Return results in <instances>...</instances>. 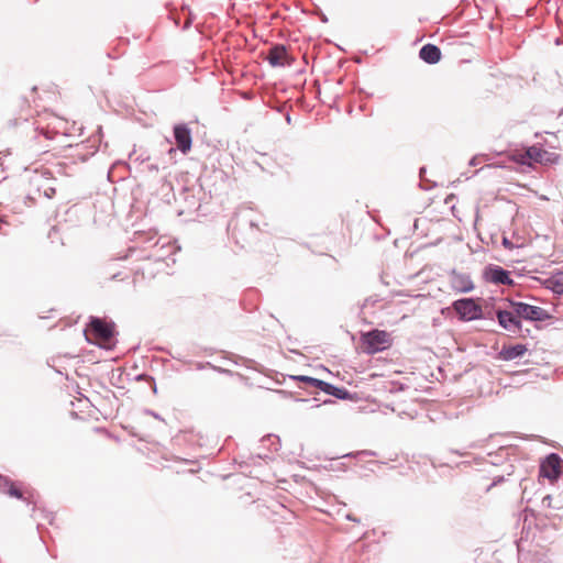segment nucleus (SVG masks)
Listing matches in <instances>:
<instances>
[{
  "label": "nucleus",
  "mask_w": 563,
  "mask_h": 563,
  "mask_svg": "<svg viewBox=\"0 0 563 563\" xmlns=\"http://www.w3.org/2000/svg\"><path fill=\"white\" fill-rule=\"evenodd\" d=\"M12 115L14 117V124L20 121H27L31 117V107L24 99L18 100L11 109Z\"/></svg>",
  "instance_id": "nucleus-15"
},
{
  "label": "nucleus",
  "mask_w": 563,
  "mask_h": 563,
  "mask_svg": "<svg viewBox=\"0 0 563 563\" xmlns=\"http://www.w3.org/2000/svg\"><path fill=\"white\" fill-rule=\"evenodd\" d=\"M494 166H495V168H496V167H503V166L499 164V162H497V161H495Z\"/></svg>",
  "instance_id": "nucleus-27"
},
{
  "label": "nucleus",
  "mask_w": 563,
  "mask_h": 563,
  "mask_svg": "<svg viewBox=\"0 0 563 563\" xmlns=\"http://www.w3.org/2000/svg\"><path fill=\"white\" fill-rule=\"evenodd\" d=\"M500 300H504V298H500ZM505 300L508 301L509 306H515L516 314L519 317L521 322L522 320L529 322H544L553 318L548 310L539 306L529 305L523 301H517L512 298H505Z\"/></svg>",
  "instance_id": "nucleus-3"
},
{
  "label": "nucleus",
  "mask_w": 563,
  "mask_h": 563,
  "mask_svg": "<svg viewBox=\"0 0 563 563\" xmlns=\"http://www.w3.org/2000/svg\"><path fill=\"white\" fill-rule=\"evenodd\" d=\"M495 318L497 319L498 324L506 331L520 333V336L522 338L530 334L529 329H526V333H522V322L516 314L515 306H509V309L495 307Z\"/></svg>",
  "instance_id": "nucleus-5"
},
{
  "label": "nucleus",
  "mask_w": 563,
  "mask_h": 563,
  "mask_svg": "<svg viewBox=\"0 0 563 563\" xmlns=\"http://www.w3.org/2000/svg\"><path fill=\"white\" fill-rule=\"evenodd\" d=\"M506 552L509 554L507 561H503L501 559H495V563H547L544 560V555L540 552H522L515 543L510 544Z\"/></svg>",
  "instance_id": "nucleus-7"
},
{
  "label": "nucleus",
  "mask_w": 563,
  "mask_h": 563,
  "mask_svg": "<svg viewBox=\"0 0 563 563\" xmlns=\"http://www.w3.org/2000/svg\"><path fill=\"white\" fill-rule=\"evenodd\" d=\"M360 344L364 353L373 355L389 349L393 344V338L389 332L375 329L362 333Z\"/></svg>",
  "instance_id": "nucleus-2"
},
{
  "label": "nucleus",
  "mask_w": 563,
  "mask_h": 563,
  "mask_svg": "<svg viewBox=\"0 0 563 563\" xmlns=\"http://www.w3.org/2000/svg\"><path fill=\"white\" fill-rule=\"evenodd\" d=\"M454 310L463 319H475L479 314V307L472 299H460L453 303Z\"/></svg>",
  "instance_id": "nucleus-9"
},
{
  "label": "nucleus",
  "mask_w": 563,
  "mask_h": 563,
  "mask_svg": "<svg viewBox=\"0 0 563 563\" xmlns=\"http://www.w3.org/2000/svg\"><path fill=\"white\" fill-rule=\"evenodd\" d=\"M558 118L563 122V108H562V109H561V111L559 112Z\"/></svg>",
  "instance_id": "nucleus-26"
},
{
  "label": "nucleus",
  "mask_w": 563,
  "mask_h": 563,
  "mask_svg": "<svg viewBox=\"0 0 563 563\" xmlns=\"http://www.w3.org/2000/svg\"><path fill=\"white\" fill-rule=\"evenodd\" d=\"M539 475L551 483L563 475V459L558 453L548 454L540 463Z\"/></svg>",
  "instance_id": "nucleus-6"
},
{
  "label": "nucleus",
  "mask_w": 563,
  "mask_h": 563,
  "mask_svg": "<svg viewBox=\"0 0 563 563\" xmlns=\"http://www.w3.org/2000/svg\"><path fill=\"white\" fill-rule=\"evenodd\" d=\"M504 285L514 286L515 282L511 278L509 271L499 265H495V295L497 294L496 287ZM497 299L498 298L495 296V302Z\"/></svg>",
  "instance_id": "nucleus-17"
},
{
  "label": "nucleus",
  "mask_w": 563,
  "mask_h": 563,
  "mask_svg": "<svg viewBox=\"0 0 563 563\" xmlns=\"http://www.w3.org/2000/svg\"><path fill=\"white\" fill-rule=\"evenodd\" d=\"M551 501H552V496L551 495H545L543 498H542V506L543 507H547V508H550L551 507Z\"/></svg>",
  "instance_id": "nucleus-25"
},
{
  "label": "nucleus",
  "mask_w": 563,
  "mask_h": 563,
  "mask_svg": "<svg viewBox=\"0 0 563 563\" xmlns=\"http://www.w3.org/2000/svg\"><path fill=\"white\" fill-rule=\"evenodd\" d=\"M268 63L276 66H285L290 64V58L288 52L284 45H275L273 46L267 54Z\"/></svg>",
  "instance_id": "nucleus-11"
},
{
  "label": "nucleus",
  "mask_w": 563,
  "mask_h": 563,
  "mask_svg": "<svg viewBox=\"0 0 563 563\" xmlns=\"http://www.w3.org/2000/svg\"><path fill=\"white\" fill-rule=\"evenodd\" d=\"M8 495L15 498H22L23 494L22 492L10 481L9 485H7V488L4 490Z\"/></svg>",
  "instance_id": "nucleus-21"
},
{
  "label": "nucleus",
  "mask_w": 563,
  "mask_h": 563,
  "mask_svg": "<svg viewBox=\"0 0 563 563\" xmlns=\"http://www.w3.org/2000/svg\"><path fill=\"white\" fill-rule=\"evenodd\" d=\"M525 514H526L525 523L528 521V514H530V516L533 517L534 525L537 527L544 525V520L539 515H537L534 510L527 508V509H525Z\"/></svg>",
  "instance_id": "nucleus-22"
},
{
  "label": "nucleus",
  "mask_w": 563,
  "mask_h": 563,
  "mask_svg": "<svg viewBox=\"0 0 563 563\" xmlns=\"http://www.w3.org/2000/svg\"><path fill=\"white\" fill-rule=\"evenodd\" d=\"M509 449L500 445L498 451H495V487L503 483H508L509 492L512 496L518 497L526 488H522V483L526 481L521 475L515 474V465L510 463L499 464V459L504 457V452L508 455Z\"/></svg>",
  "instance_id": "nucleus-1"
},
{
  "label": "nucleus",
  "mask_w": 563,
  "mask_h": 563,
  "mask_svg": "<svg viewBox=\"0 0 563 563\" xmlns=\"http://www.w3.org/2000/svg\"><path fill=\"white\" fill-rule=\"evenodd\" d=\"M559 159V154L542 150V161L540 163L541 165L556 164Z\"/></svg>",
  "instance_id": "nucleus-19"
},
{
  "label": "nucleus",
  "mask_w": 563,
  "mask_h": 563,
  "mask_svg": "<svg viewBox=\"0 0 563 563\" xmlns=\"http://www.w3.org/2000/svg\"><path fill=\"white\" fill-rule=\"evenodd\" d=\"M114 325L100 318H91L89 328L86 330V336L89 341L102 346H109L113 338Z\"/></svg>",
  "instance_id": "nucleus-4"
},
{
  "label": "nucleus",
  "mask_w": 563,
  "mask_h": 563,
  "mask_svg": "<svg viewBox=\"0 0 563 563\" xmlns=\"http://www.w3.org/2000/svg\"><path fill=\"white\" fill-rule=\"evenodd\" d=\"M515 161L520 165L533 166L542 161V148L538 144L525 146L514 156Z\"/></svg>",
  "instance_id": "nucleus-8"
},
{
  "label": "nucleus",
  "mask_w": 563,
  "mask_h": 563,
  "mask_svg": "<svg viewBox=\"0 0 563 563\" xmlns=\"http://www.w3.org/2000/svg\"><path fill=\"white\" fill-rule=\"evenodd\" d=\"M298 380L307 383L308 385L316 387L320 390H322L324 382L318 378L309 377V376H298Z\"/></svg>",
  "instance_id": "nucleus-20"
},
{
  "label": "nucleus",
  "mask_w": 563,
  "mask_h": 563,
  "mask_svg": "<svg viewBox=\"0 0 563 563\" xmlns=\"http://www.w3.org/2000/svg\"><path fill=\"white\" fill-rule=\"evenodd\" d=\"M528 351V345L517 343L512 345H504L503 349L495 355V357L503 361H511L521 357Z\"/></svg>",
  "instance_id": "nucleus-13"
},
{
  "label": "nucleus",
  "mask_w": 563,
  "mask_h": 563,
  "mask_svg": "<svg viewBox=\"0 0 563 563\" xmlns=\"http://www.w3.org/2000/svg\"><path fill=\"white\" fill-rule=\"evenodd\" d=\"M542 286L555 296L563 295V271L553 272L542 280Z\"/></svg>",
  "instance_id": "nucleus-14"
},
{
  "label": "nucleus",
  "mask_w": 563,
  "mask_h": 563,
  "mask_svg": "<svg viewBox=\"0 0 563 563\" xmlns=\"http://www.w3.org/2000/svg\"><path fill=\"white\" fill-rule=\"evenodd\" d=\"M9 482H10L9 478L0 475V489L4 492L7 488V485H9Z\"/></svg>",
  "instance_id": "nucleus-24"
},
{
  "label": "nucleus",
  "mask_w": 563,
  "mask_h": 563,
  "mask_svg": "<svg viewBox=\"0 0 563 563\" xmlns=\"http://www.w3.org/2000/svg\"><path fill=\"white\" fill-rule=\"evenodd\" d=\"M501 244L505 246V249H508V250H511L515 247L514 243L505 235L501 239Z\"/></svg>",
  "instance_id": "nucleus-23"
},
{
  "label": "nucleus",
  "mask_w": 563,
  "mask_h": 563,
  "mask_svg": "<svg viewBox=\"0 0 563 563\" xmlns=\"http://www.w3.org/2000/svg\"><path fill=\"white\" fill-rule=\"evenodd\" d=\"M450 285L456 292H467L474 288L470 276L456 271H453L450 275Z\"/></svg>",
  "instance_id": "nucleus-10"
},
{
  "label": "nucleus",
  "mask_w": 563,
  "mask_h": 563,
  "mask_svg": "<svg viewBox=\"0 0 563 563\" xmlns=\"http://www.w3.org/2000/svg\"><path fill=\"white\" fill-rule=\"evenodd\" d=\"M419 56L428 64H435L441 59V51L433 44H427L421 47Z\"/></svg>",
  "instance_id": "nucleus-16"
},
{
  "label": "nucleus",
  "mask_w": 563,
  "mask_h": 563,
  "mask_svg": "<svg viewBox=\"0 0 563 563\" xmlns=\"http://www.w3.org/2000/svg\"><path fill=\"white\" fill-rule=\"evenodd\" d=\"M322 391H324L328 395L334 396L339 399L350 398V394L345 388L335 387L327 382H324L323 384Z\"/></svg>",
  "instance_id": "nucleus-18"
},
{
  "label": "nucleus",
  "mask_w": 563,
  "mask_h": 563,
  "mask_svg": "<svg viewBox=\"0 0 563 563\" xmlns=\"http://www.w3.org/2000/svg\"><path fill=\"white\" fill-rule=\"evenodd\" d=\"M174 135L178 148L183 153H187L191 148L190 130L185 124H178L174 128Z\"/></svg>",
  "instance_id": "nucleus-12"
}]
</instances>
